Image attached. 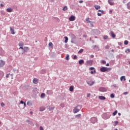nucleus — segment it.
Returning <instances> with one entry per match:
<instances>
[{
  "mask_svg": "<svg viewBox=\"0 0 130 130\" xmlns=\"http://www.w3.org/2000/svg\"><path fill=\"white\" fill-rule=\"evenodd\" d=\"M90 24L91 27H94V25H93V22H91V23H90Z\"/></svg>",
  "mask_w": 130,
  "mask_h": 130,
  "instance_id": "8fccbe9b",
  "label": "nucleus"
},
{
  "mask_svg": "<svg viewBox=\"0 0 130 130\" xmlns=\"http://www.w3.org/2000/svg\"><path fill=\"white\" fill-rule=\"evenodd\" d=\"M89 70V71H93V70H95V68L94 67H90Z\"/></svg>",
  "mask_w": 130,
  "mask_h": 130,
  "instance_id": "e433bc0d",
  "label": "nucleus"
},
{
  "mask_svg": "<svg viewBox=\"0 0 130 130\" xmlns=\"http://www.w3.org/2000/svg\"><path fill=\"white\" fill-rule=\"evenodd\" d=\"M33 83L34 84H38V79H34L33 80Z\"/></svg>",
  "mask_w": 130,
  "mask_h": 130,
  "instance_id": "aec40b11",
  "label": "nucleus"
},
{
  "mask_svg": "<svg viewBox=\"0 0 130 130\" xmlns=\"http://www.w3.org/2000/svg\"><path fill=\"white\" fill-rule=\"evenodd\" d=\"M84 62H85V61H84V60H83V59H81L79 61V63L81 65L83 64V63H84Z\"/></svg>",
  "mask_w": 130,
  "mask_h": 130,
  "instance_id": "412c9836",
  "label": "nucleus"
},
{
  "mask_svg": "<svg viewBox=\"0 0 130 130\" xmlns=\"http://www.w3.org/2000/svg\"><path fill=\"white\" fill-rule=\"evenodd\" d=\"M110 97L111 98H114V94L113 93L111 94Z\"/></svg>",
  "mask_w": 130,
  "mask_h": 130,
  "instance_id": "4c0bfd02",
  "label": "nucleus"
},
{
  "mask_svg": "<svg viewBox=\"0 0 130 130\" xmlns=\"http://www.w3.org/2000/svg\"><path fill=\"white\" fill-rule=\"evenodd\" d=\"M82 3H83V1H79V3H80V4H82Z\"/></svg>",
  "mask_w": 130,
  "mask_h": 130,
  "instance_id": "338daca9",
  "label": "nucleus"
},
{
  "mask_svg": "<svg viewBox=\"0 0 130 130\" xmlns=\"http://www.w3.org/2000/svg\"><path fill=\"white\" fill-rule=\"evenodd\" d=\"M53 45L51 42L49 43V46L51 47Z\"/></svg>",
  "mask_w": 130,
  "mask_h": 130,
  "instance_id": "c03bdc74",
  "label": "nucleus"
},
{
  "mask_svg": "<svg viewBox=\"0 0 130 130\" xmlns=\"http://www.w3.org/2000/svg\"><path fill=\"white\" fill-rule=\"evenodd\" d=\"M87 83L88 85H89V86H93L94 85L93 81H87Z\"/></svg>",
  "mask_w": 130,
  "mask_h": 130,
  "instance_id": "9d476101",
  "label": "nucleus"
},
{
  "mask_svg": "<svg viewBox=\"0 0 130 130\" xmlns=\"http://www.w3.org/2000/svg\"><path fill=\"white\" fill-rule=\"evenodd\" d=\"M99 98L100 100H105V99H106V98L104 96H99Z\"/></svg>",
  "mask_w": 130,
  "mask_h": 130,
  "instance_id": "2eb2a0df",
  "label": "nucleus"
},
{
  "mask_svg": "<svg viewBox=\"0 0 130 130\" xmlns=\"http://www.w3.org/2000/svg\"><path fill=\"white\" fill-rule=\"evenodd\" d=\"M10 75H11V74H7V75H6V78H9V76H10Z\"/></svg>",
  "mask_w": 130,
  "mask_h": 130,
  "instance_id": "5fc2aeb1",
  "label": "nucleus"
},
{
  "mask_svg": "<svg viewBox=\"0 0 130 130\" xmlns=\"http://www.w3.org/2000/svg\"><path fill=\"white\" fill-rule=\"evenodd\" d=\"M66 60H69L70 59V55H67V56L66 57Z\"/></svg>",
  "mask_w": 130,
  "mask_h": 130,
  "instance_id": "c85d7f7f",
  "label": "nucleus"
},
{
  "mask_svg": "<svg viewBox=\"0 0 130 130\" xmlns=\"http://www.w3.org/2000/svg\"><path fill=\"white\" fill-rule=\"evenodd\" d=\"M109 13V14H112V10H110Z\"/></svg>",
  "mask_w": 130,
  "mask_h": 130,
  "instance_id": "4d7b16f0",
  "label": "nucleus"
},
{
  "mask_svg": "<svg viewBox=\"0 0 130 130\" xmlns=\"http://www.w3.org/2000/svg\"><path fill=\"white\" fill-rule=\"evenodd\" d=\"M113 86V87H114L115 88H116V87H117L116 84H114Z\"/></svg>",
  "mask_w": 130,
  "mask_h": 130,
  "instance_id": "0e129e2a",
  "label": "nucleus"
},
{
  "mask_svg": "<svg viewBox=\"0 0 130 130\" xmlns=\"http://www.w3.org/2000/svg\"><path fill=\"white\" fill-rule=\"evenodd\" d=\"M40 130H44V129L43 128V127H42V126H40Z\"/></svg>",
  "mask_w": 130,
  "mask_h": 130,
  "instance_id": "a18cd8bd",
  "label": "nucleus"
},
{
  "mask_svg": "<svg viewBox=\"0 0 130 130\" xmlns=\"http://www.w3.org/2000/svg\"><path fill=\"white\" fill-rule=\"evenodd\" d=\"M112 0H108V3L110 5V6H114V2H112Z\"/></svg>",
  "mask_w": 130,
  "mask_h": 130,
  "instance_id": "9b49d317",
  "label": "nucleus"
},
{
  "mask_svg": "<svg viewBox=\"0 0 130 130\" xmlns=\"http://www.w3.org/2000/svg\"><path fill=\"white\" fill-rule=\"evenodd\" d=\"M64 38L65 39L64 43H68V41H69V38H68V37H64Z\"/></svg>",
  "mask_w": 130,
  "mask_h": 130,
  "instance_id": "b1692460",
  "label": "nucleus"
},
{
  "mask_svg": "<svg viewBox=\"0 0 130 130\" xmlns=\"http://www.w3.org/2000/svg\"><path fill=\"white\" fill-rule=\"evenodd\" d=\"M126 6L127 9H128V10H130V2L126 4Z\"/></svg>",
  "mask_w": 130,
  "mask_h": 130,
  "instance_id": "a878e982",
  "label": "nucleus"
},
{
  "mask_svg": "<svg viewBox=\"0 0 130 130\" xmlns=\"http://www.w3.org/2000/svg\"><path fill=\"white\" fill-rule=\"evenodd\" d=\"M78 58V57L77 55H75L73 57V59H77Z\"/></svg>",
  "mask_w": 130,
  "mask_h": 130,
  "instance_id": "ea45409f",
  "label": "nucleus"
},
{
  "mask_svg": "<svg viewBox=\"0 0 130 130\" xmlns=\"http://www.w3.org/2000/svg\"><path fill=\"white\" fill-rule=\"evenodd\" d=\"M90 74H91V75H94V72L93 71H91Z\"/></svg>",
  "mask_w": 130,
  "mask_h": 130,
  "instance_id": "bf43d9fd",
  "label": "nucleus"
},
{
  "mask_svg": "<svg viewBox=\"0 0 130 130\" xmlns=\"http://www.w3.org/2000/svg\"><path fill=\"white\" fill-rule=\"evenodd\" d=\"M93 72V74H96V70L95 69H94Z\"/></svg>",
  "mask_w": 130,
  "mask_h": 130,
  "instance_id": "680f3d73",
  "label": "nucleus"
},
{
  "mask_svg": "<svg viewBox=\"0 0 130 130\" xmlns=\"http://www.w3.org/2000/svg\"><path fill=\"white\" fill-rule=\"evenodd\" d=\"M63 11H68V7L67 6H64L63 9H62Z\"/></svg>",
  "mask_w": 130,
  "mask_h": 130,
  "instance_id": "c756f323",
  "label": "nucleus"
},
{
  "mask_svg": "<svg viewBox=\"0 0 130 130\" xmlns=\"http://www.w3.org/2000/svg\"><path fill=\"white\" fill-rule=\"evenodd\" d=\"M7 12L8 13H12L13 12V9L12 8H7Z\"/></svg>",
  "mask_w": 130,
  "mask_h": 130,
  "instance_id": "a211bd4d",
  "label": "nucleus"
},
{
  "mask_svg": "<svg viewBox=\"0 0 130 130\" xmlns=\"http://www.w3.org/2000/svg\"><path fill=\"white\" fill-rule=\"evenodd\" d=\"M44 110H45V107L42 106L40 107V111L42 112L44 111Z\"/></svg>",
  "mask_w": 130,
  "mask_h": 130,
  "instance_id": "4468645a",
  "label": "nucleus"
},
{
  "mask_svg": "<svg viewBox=\"0 0 130 130\" xmlns=\"http://www.w3.org/2000/svg\"><path fill=\"white\" fill-rule=\"evenodd\" d=\"M20 104H24V107H26V103L23 101H20Z\"/></svg>",
  "mask_w": 130,
  "mask_h": 130,
  "instance_id": "393cba45",
  "label": "nucleus"
},
{
  "mask_svg": "<svg viewBox=\"0 0 130 130\" xmlns=\"http://www.w3.org/2000/svg\"><path fill=\"white\" fill-rule=\"evenodd\" d=\"M102 63H103V64H105V63H106V61L103 60L102 61Z\"/></svg>",
  "mask_w": 130,
  "mask_h": 130,
  "instance_id": "79ce46f5",
  "label": "nucleus"
},
{
  "mask_svg": "<svg viewBox=\"0 0 130 130\" xmlns=\"http://www.w3.org/2000/svg\"><path fill=\"white\" fill-rule=\"evenodd\" d=\"M80 109H81V107L80 106V105L76 106L73 109L74 113H78V112L80 111Z\"/></svg>",
  "mask_w": 130,
  "mask_h": 130,
  "instance_id": "f03ea898",
  "label": "nucleus"
},
{
  "mask_svg": "<svg viewBox=\"0 0 130 130\" xmlns=\"http://www.w3.org/2000/svg\"><path fill=\"white\" fill-rule=\"evenodd\" d=\"M10 31H11V34H12L13 35H14V34H15L16 32H15V30H14V28H12V27H10Z\"/></svg>",
  "mask_w": 130,
  "mask_h": 130,
  "instance_id": "f8f14e48",
  "label": "nucleus"
},
{
  "mask_svg": "<svg viewBox=\"0 0 130 130\" xmlns=\"http://www.w3.org/2000/svg\"><path fill=\"white\" fill-rule=\"evenodd\" d=\"M90 121L91 123H95V122H97V121H98V119H97V118L96 117H92L91 118Z\"/></svg>",
  "mask_w": 130,
  "mask_h": 130,
  "instance_id": "423d86ee",
  "label": "nucleus"
},
{
  "mask_svg": "<svg viewBox=\"0 0 130 130\" xmlns=\"http://www.w3.org/2000/svg\"><path fill=\"white\" fill-rule=\"evenodd\" d=\"M127 52L130 53V49H127L125 51V52L127 53Z\"/></svg>",
  "mask_w": 130,
  "mask_h": 130,
  "instance_id": "c9c22d12",
  "label": "nucleus"
},
{
  "mask_svg": "<svg viewBox=\"0 0 130 130\" xmlns=\"http://www.w3.org/2000/svg\"><path fill=\"white\" fill-rule=\"evenodd\" d=\"M98 16H99V17H101V16H102V14L98 13Z\"/></svg>",
  "mask_w": 130,
  "mask_h": 130,
  "instance_id": "3c124183",
  "label": "nucleus"
},
{
  "mask_svg": "<svg viewBox=\"0 0 130 130\" xmlns=\"http://www.w3.org/2000/svg\"><path fill=\"white\" fill-rule=\"evenodd\" d=\"M76 20V17L74 15H72L70 17H69V21L73 22Z\"/></svg>",
  "mask_w": 130,
  "mask_h": 130,
  "instance_id": "6e6552de",
  "label": "nucleus"
},
{
  "mask_svg": "<svg viewBox=\"0 0 130 130\" xmlns=\"http://www.w3.org/2000/svg\"><path fill=\"white\" fill-rule=\"evenodd\" d=\"M87 23H89L90 24V23H92V21H90V20H88V21H87Z\"/></svg>",
  "mask_w": 130,
  "mask_h": 130,
  "instance_id": "6e6d98bb",
  "label": "nucleus"
},
{
  "mask_svg": "<svg viewBox=\"0 0 130 130\" xmlns=\"http://www.w3.org/2000/svg\"><path fill=\"white\" fill-rule=\"evenodd\" d=\"M94 8L96 10H99V9H101V7H100V6H98V5L94 6Z\"/></svg>",
  "mask_w": 130,
  "mask_h": 130,
  "instance_id": "5701e85b",
  "label": "nucleus"
},
{
  "mask_svg": "<svg viewBox=\"0 0 130 130\" xmlns=\"http://www.w3.org/2000/svg\"><path fill=\"white\" fill-rule=\"evenodd\" d=\"M45 97V93H42L41 94V98H44Z\"/></svg>",
  "mask_w": 130,
  "mask_h": 130,
  "instance_id": "cd10ccee",
  "label": "nucleus"
},
{
  "mask_svg": "<svg viewBox=\"0 0 130 130\" xmlns=\"http://www.w3.org/2000/svg\"><path fill=\"white\" fill-rule=\"evenodd\" d=\"M98 12H101L102 14H104V11L102 10H99Z\"/></svg>",
  "mask_w": 130,
  "mask_h": 130,
  "instance_id": "58836bf2",
  "label": "nucleus"
},
{
  "mask_svg": "<svg viewBox=\"0 0 130 130\" xmlns=\"http://www.w3.org/2000/svg\"><path fill=\"white\" fill-rule=\"evenodd\" d=\"M19 49H23V50H24V47H23V46L22 47H20L19 48Z\"/></svg>",
  "mask_w": 130,
  "mask_h": 130,
  "instance_id": "13d9d810",
  "label": "nucleus"
},
{
  "mask_svg": "<svg viewBox=\"0 0 130 130\" xmlns=\"http://www.w3.org/2000/svg\"><path fill=\"white\" fill-rule=\"evenodd\" d=\"M27 105H28V106H32V103L30 101H28L27 102Z\"/></svg>",
  "mask_w": 130,
  "mask_h": 130,
  "instance_id": "bb28decb",
  "label": "nucleus"
},
{
  "mask_svg": "<svg viewBox=\"0 0 130 130\" xmlns=\"http://www.w3.org/2000/svg\"><path fill=\"white\" fill-rule=\"evenodd\" d=\"M89 20H90V18L89 17H87V18H86L85 20L86 21V22H88L89 21Z\"/></svg>",
  "mask_w": 130,
  "mask_h": 130,
  "instance_id": "de8ad7c7",
  "label": "nucleus"
},
{
  "mask_svg": "<svg viewBox=\"0 0 130 130\" xmlns=\"http://www.w3.org/2000/svg\"><path fill=\"white\" fill-rule=\"evenodd\" d=\"M83 51H84V49H81L78 51V53H82V52H83Z\"/></svg>",
  "mask_w": 130,
  "mask_h": 130,
  "instance_id": "72a5a7b5",
  "label": "nucleus"
},
{
  "mask_svg": "<svg viewBox=\"0 0 130 130\" xmlns=\"http://www.w3.org/2000/svg\"><path fill=\"white\" fill-rule=\"evenodd\" d=\"M90 96H91V94H90V93H88V94H87V98H89V97H90Z\"/></svg>",
  "mask_w": 130,
  "mask_h": 130,
  "instance_id": "09e8293b",
  "label": "nucleus"
},
{
  "mask_svg": "<svg viewBox=\"0 0 130 130\" xmlns=\"http://www.w3.org/2000/svg\"><path fill=\"white\" fill-rule=\"evenodd\" d=\"M117 114V110L115 111L113 113V116H115V115Z\"/></svg>",
  "mask_w": 130,
  "mask_h": 130,
  "instance_id": "7c9ffc66",
  "label": "nucleus"
},
{
  "mask_svg": "<svg viewBox=\"0 0 130 130\" xmlns=\"http://www.w3.org/2000/svg\"><path fill=\"white\" fill-rule=\"evenodd\" d=\"M91 33L93 35H98V34L100 33V31L98 30V29H92L91 30Z\"/></svg>",
  "mask_w": 130,
  "mask_h": 130,
  "instance_id": "7ed1b4c3",
  "label": "nucleus"
},
{
  "mask_svg": "<svg viewBox=\"0 0 130 130\" xmlns=\"http://www.w3.org/2000/svg\"><path fill=\"white\" fill-rule=\"evenodd\" d=\"M99 91L100 92H106L107 90H106V88L104 87H100L99 88Z\"/></svg>",
  "mask_w": 130,
  "mask_h": 130,
  "instance_id": "1a4fd4ad",
  "label": "nucleus"
},
{
  "mask_svg": "<svg viewBox=\"0 0 130 130\" xmlns=\"http://www.w3.org/2000/svg\"><path fill=\"white\" fill-rule=\"evenodd\" d=\"M53 109H54V107H52L49 108V111H51V110H53Z\"/></svg>",
  "mask_w": 130,
  "mask_h": 130,
  "instance_id": "f704fd0d",
  "label": "nucleus"
},
{
  "mask_svg": "<svg viewBox=\"0 0 130 130\" xmlns=\"http://www.w3.org/2000/svg\"><path fill=\"white\" fill-rule=\"evenodd\" d=\"M123 80H124V81H125V80H126V79H125V76H123L120 77V81L121 82H122V81H123Z\"/></svg>",
  "mask_w": 130,
  "mask_h": 130,
  "instance_id": "dca6fc26",
  "label": "nucleus"
},
{
  "mask_svg": "<svg viewBox=\"0 0 130 130\" xmlns=\"http://www.w3.org/2000/svg\"><path fill=\"white\" fill-rule=\"evenodd\" d=\"M86 66H91L93 64V60H89L88 61H86L85 62Z\"/></svg>",
  "mask_w": 130,
  "mask_h": 130,
  "instance_id": "39448f33",
  "label": "nucleus"
},
{
  "mask_svg": "<svg viewBox=\"0 0 130 130\" xmlns=\"http://www.w3.org/2000/svg\"><path fill=\"white\" fill-rule=\"evenodd\" d=\"M69 90L70 92H73L74 91V86L72 85L70 87Z\"/></svg>",
  "mask_w": 130,
  "mask_h": 130,
  "instance_id": "6ab92c4d",
  "label": "nucleus"
},
{
  "mask_svg": "<svg viewBox=\"0 0 130 130\" xmlns=\"http://www.w3.org/2000/svg\"><path fill=\"white\" fill-rule=\"evenodd\" d=\"M124 44L125 45H127V44H128V42L127 41H126V40L124 41Z\"/></svg>",
  "mask_w": 130,
  "mask_h": 130,
  "instance_id": "473e14b6",
  "label": "nucleus"
},
{
  "mask_svg": "<svg viewBox=\"0 0 130 130\" xmlns=\"http://www.w3.org/2000/svg\"><path fill=\"white\" fill-rule=\"evenodd\" d=\"M1 7H4V5L3 4H0Z\"/></svg>",
  "mask_w": 130,
  "mask_h": 130,
  "instance_id": "774afa93",
  "label": "nucleus"
},
{
  "mask_svg": "<svg viewBox=\"0 0 130 130\" xmlns=\"http://www.w3.org/2000/svg\"><path fill=\"white\" fill-rule=\"evenodd\" d=\"M100 71L102 72V73H105V72L111 71V68H108L107 67H102L100 68Z\"/></svg>",
  "mask_w": 130,
  "mask_h": 130,
  "instance_id": "f257e3e1",
  "label": "nucleus"
},
{
  "mask_svg": "<svg viewBox=\"0 0 130 130\" xmlns=\"http://www.w3.org/2000/svg\"><path fill=\"white\" fill-rule=\"evenodd\" d=\"M123 94L124 95H127L128 94V92L126 91V92H123Z\"/></svg>",
  "mask_w": 130,
  "mask_h": 130,
  "instance_id": "603ef678",
  "label": "nucleus"
},
{
  "mask_svg": "<svg viewBox=\"0 0 130 130\" xmlns=\"http://www.w3.org/2000/svg\"><path fill=\"white\" fill-rule=\"evenodd\" d=\"M1 106H2V107H4L5 106V103H1Z\"/></svg>",
  "mask_w": 130,
  "mask_h": 130,
  "instance_id": "49530a36",
  "label": "nucleus"
},
{
  "mask_svg": "<svg viewBox=\"0 0 130 130\" xmlns=\"http://www.w3.org/2000/svg\"><path fill=\"white\" fill-rule=\"evenodd\" d=\"M110 48V47L109 45H107V46H105V48L106 49H108Z\"/></svg>",
  "mask_w": 130,
  "mask_h": 130,
  "instance_id": "37998d69",
  "label": "nucleus"
},
{
  "mask_svg": "<svg viewBox=\"0 0 130 130\" xmlns=\"http://www.w3.org/2000/svg\"><path fill=\"white\" fill-rule=\"evenodd\" d=\"M81 114L76 115L75 116V117H76V118H80V117L81 116Z\"/></svg>",
  "mask_w": 130,
  "mask_h": 130,
  "instance_id": "2f4dec72",
  "label": "nucleus"
},
{
  "mask_svg": "<svg viewBox=\"0 0 130 130\" xmlns=\"http://www.w3.org/2000/svg\"><path fill=\"white\" fill-rule=\"evenodd\" d=\"M108 38V36H105L104 37V39H105V40H106V39H107Z\"/></svg>",
  "mask_w": 130,
  "mask_h": 130,
  "instance_id": "a19ab883",
  "label": "nucleus"
},
{
  "mask_svg": "<svg viewBox=\"0 0 130 130\" xmlns=\"http://www.w3.org/2000/svg\"><path fill=\"white\" fill-rule=\"evenodd\" d=\"M106 67H109V63H107L106 64Z\"/></svg>",
  "mask_w": 130,
  "mask_h": 130,
  "instance_id": "e2e57ef3",
  "label": "nucleus"
},
{
  "mask_svg": "<svg viewBox=\"0 0 130 130\" xmlns=\"http://www.w3.org/2000/svg\"><path fill=\"white\" fill-rule=\"evenodd\" d=\"M6 64V62L3 60H0V68H3Z\"/></svg>",
  "mask_w": 130,
  "mask_h": 130,
  "instance_id": "0eeeda50",
  "label": "nucleus"
},
{
  "mask_svg": "<svg viewBox=\"0 0 130 130\" xmlns=\"http://www.w3.org/2000/svg\"><path fill=\"white\" fill-rule=\"evenodd\" d=\"M23 50L24 51H25V52H27V51L29 50V47H24Z\"/></svg>",
  "mask_w": 130,
  "mask_h": 130,
  "instance_id": "f3484780",
  "label": "nucleus"
},
{
  "mask_svg": "<svg viewBox=\"0 0 130 130\" xmlns=\"http://www.w3.org/2000/svg\"><path fill=\"white\" fill-rule=\"evenodd\" d=\"M18 45H19V46H20V47H22V46H24V43L22 42H20L19 43Z\"/></svg>",
  "mask_w": 130,
  "mask_h": 130,
  "instance_id": "4be33fe9",
  "label": "nucleus"
},
{
  "mask_svg": "<svg viewBox=\"0 0 130 130\" xmlns=\"http://www.w3.org/2000/svg\"><path fill=\"white\" fill-rule=\"evenodd\" d=\"M110 34L113 38H115V37H116V36L114 34V32H113V31H110Z\"/></svg>",
  "mask_w": 130,
  "mask_h": 130,
  "instance_id": "ddd939ff",
  "label": "nucleus"
},
{
  "mask_svg": "<svg viewBox=\"0 0 130 130\" xmlns=\"http://www.w3.org/2000/svg\"><path fill=\"white\" fill-rule=\"evenodd\" d=\"M76 40V36L73 34H71V43H75V41Z\"/></svg>",
  "mask_w": 130,
  "mask_h": 130,
  "instance_id": "20e7f679",
  "label": "nucleus"
},
{
  "mask_svg": "<svg viewBox=\"0 0 130 130\" xmlns=\"http://www.w3.org/2000/svg\"><path fill=\"white\" fill-rule=\"evenodd\" d=\"M90 57H91V58H93V57H94L93 55H90Z\"/></svg>",
  "mask_w": 130,
  "mask_h": 130,
  "instance_id": "69168bd1",
  "label": "nucleus"
},
{
  "mask_svg": "<svg viewBox=\"0 0 130 130\" xmlns=\"http://www.w3.org/2000/svg\"><path fill=\"white\" fill-rule=\"evenodd\" d=\"M114 122L116 124H117L118 123V121H115Z\"/></svg>",
  "mask_w": 130,
  "mask_h": 130,
  "instance_id": "052dcab7",
  "label": "nucleus"
},
{
  "mask_svg": "<svg viewBox=\"0 0 130 130\" xmlns=\"http://www.w3.org/2000/svg\"><path fill=\"white\" fill-rule=\"evenodd\" d=\"M95 47H97V46H96V45L93 46L92 47V48H93V49H94Z\"/></svg>",
  "mask_w": 130,
  "mask_h": 130,
  "instance_id": "864d4df0",
  "label": "nucleus"
}]
</instances>
